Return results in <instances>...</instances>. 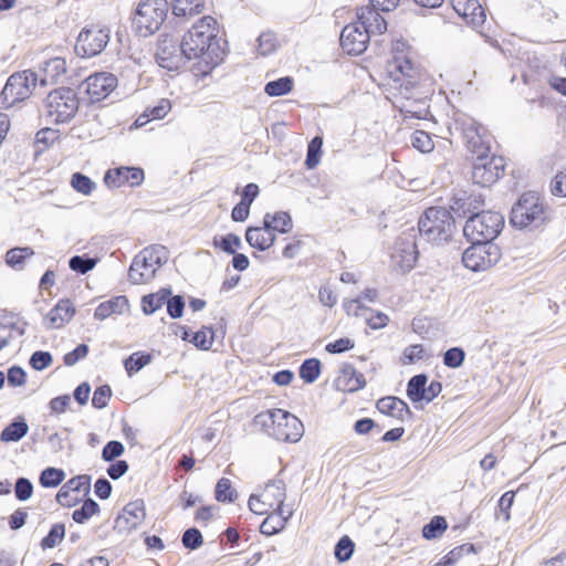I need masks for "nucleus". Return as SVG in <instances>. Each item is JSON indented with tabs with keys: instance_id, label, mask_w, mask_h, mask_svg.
Returning a JSON list of instances; mask_svg holds the SVG:
<instances>
[{
	"instance_id": "obj_39",
	"label": "nucleus",
	"mask_w": 566,
	"mask_h": 566,
	"mask_svg": "<svg viewBox=\"0 0 566 566\" xmlns=\"http://www.w3.org/2000/svg\"><path fill=\"white\" fill-rule=\"evenodd\" d=\"M293 83L292 77L284 76L275 81L268 82L264 86V92L269 96H282L292 91Z\"/></svg>"
},
{
	"instance_id": "obj_6",
	"label": "nucleus",
	"mask_w": 566,
	"mask_h": 566,
	"mask_svg": "<svg viewBox=\"0 0 566 566\" xmlns=\"http://www.w3.org/2000/svg\"><path fill=\"white\" fill-rule=\"evenodd\" d=\"M504 218L494 211H481L470 216L464 224L463 234L469 241L492 242L501 232Z\"/></svg>"
},
{
	"instance_id": "obj_36",
	"label": "nucleus",
	"mask_w": 566,
	"mask_h": 566,
	"mask_svg": "<svg viewBox=\"0 0 566 566\" xmlns=\"http://www.w3.org/2000/svg\"><path fill=\"white\" fill-rule=\"evenodd\" d=\"M287 517L283 516L282 511H276L269 514L260 526V532L264 535H274L285 527Z\"/></svg>"
},
{
	"instance_id": "obj_10",
	"label": "nucleus",
	"mask_w": 566,
	"mask_h": 566,
	"mask_svg": "<svg viewBox=\"0 0 566 566\" xmlns=\"http://www.w3.org/2000/svg\"><path fill=\"white\" fill-rule=\"evenodd\" d=\"M472 245L462 254L463 265L473 271H486L501 259V250L493 242L470 241Z\"/></svg>"
},
{
	"instance_id": "obj_19",
	"label": "nucleus",
	"mask_w": 566,
	"mask_h": 566,
	"mask_svg": "<svg viewBox=\"0 0 566 566\" xmlns=\"http://www.w3.org/2000/svg\"><path fill=\"white\" fill-rule=\"evenodd\" d=\"M91 489V478L88 475H77L69 480L56 494V501L62 506L71 507L75 505L80 497L78 494H88Z\"/></svg>"
},
{
	"instance_id": "obj_42",
	"label": "nucleus",
	"mask_w": 566,
	"mask_h": 566,
	"mask_svg": "<svg viewBox=\"0 0 566 566\" xmlns=\"http://www.w3.org/2000/svg\"><path fill=\"white\" fill-rule=\"evenodd\" d=\"M98 512L99 505L94 500L87 499L80 509L73 512L72 517L76 523L83 524Z\"/></svg>"
},
{
	"instance_id": "obj_52",
	"label": "nucleus",
	"mask_w": 566,
	"mask_h": 566,
	"mask_svg": "<svg viewBox=\"0 0 566 566\" xmlns=\"http://www.w3.org/2000/svg\"><path fill=\"white\" fill-rule=\"evenodd\" d=\"M411 145L421 153H429L434 147L430 135L423 130H416L411 135Z\"/></svg>"
},
{
	"instance_id": "obj_48",
	"label": "nucleus",
	"mask_w": 566,
	"mask_h": 566,
	"mask_svg": "<svg viewBox=\"0 0 566 566\" xmlns=\"http://www.w3.org/2000/svg\"><path fill=\"white\" fill-rule=\"evenodd\" d=\"M213 245L216 248H220L223 252L228 254H234L235 251L241 248L242 242L239 235L229 233L222 237L220 240L214 238Z\"/></svg>"
},
{
	"instance_id": "obj_34",
	"label": "nucleus",
	"mask_w": 566,
	"mask_h": 566,
	"mask_svg": "<svg viewBox=\"0 0 566 566\" xmlns=\"http://www.w3.org/2000/svg\"><path fill=\"white\" fill-rule=\"evenodd\" d=\"M203 0H172V13L176 17H192L203 10Z\"/></svg>"
},
{
	"instance_id": "obj_37",
	"label": "nucleus",
	"mask_w": 566,
	"mask_h": 566,
	"mask_svg": "<svg viewBox=\"0 0 566 566\" xmlns=\"http://www.w3.org/2000/svg\"><path fill=\"white\" fill-rule=\"evenodd\" d=\"M170 290H161L158 293H153L143 296L142 298V307L143 312L147 315L155 313L158 308H160L167 301L168 296H170Z\"/></svg>"
},
{
	"instance_id": "obj_40",
	"label": "nucleus",
	"mask_w": 566,
	"mask_h": 566,
	"mask_svg": "<svg viewBox=\"0 0 566 566\" xmlns=\"http://www.w3.org/2000/svg\"><path fill=\"white\" fill-rule=\"evenodd\" d=\"M150 360L151 356L149 354L136 352L124 360V367L127 374L132 376L148 365Z\"/></svg>"
},
{
	"instance_id": "obj_26",
	"label": "nucleus",
	"mask_w": 566,
	"mask_h": 566,
	"mask_svg": "<svg viewBox=\"0 0 566 566\" xmlns=\"http://www.w3.org/2000/svg\"><path fill=\"white\" fill-rule=\"evenodd\" d=\"M263 499L262 503L268 504L272 511H282V506L286 499L285 484L282 480L270 481L260 493Z\"/></svg>"
},
{
	"instance_id": "obj_30",
	"label": "nucleus",
	"mask_w": 566,
	"mask_h": 566,
	"mask_svg": "<svg viewBox=\"0 0 566 566\" xmlns=\"http://www.w3.org/2000/svg\"><path fill=\"white\" fill-rule=\"evenodd\" d=\"M41 71V85L57 83L66 72V62L62 57H53L43 63Z\"/></svg>"
},
{
	"instance_id": "obj_43",
	"label": "nucleus",
	"mask_w": 566,
	"mask_h": 566,
	"mask_svg": "<svg viewBox=\"0 0 566 566\" xmlns=\"http://www.w3.org/2000/svg\"><path fill=\"white\" fill-rule=\"evenodd\" d=\"M448 527V523L443 516H434L422 528V536L427 539L439 537Z\"/></svg>"
},
{
	"instance_id": "obj_64",
	"label": "nucleus",
	"mask_w": 566,
	"mask_h": 566,
	"mask_svg": "<svg viewBox=\"0 0 566 566\" xmlns=\"http://www.w3.org/2000/svg\"><path fill=\"white\" fill-rule=\"evenodd\" d=\"M552 193L566 197V169L558 172L551 182Z\"/></svg>"
},
{
	"instance_id": "obj_11",
	"label": "nucleus",
	"mask_w": 566,
	"mask_h": 566,
	"mask_svg": "<svg viewBox=\"0 0 566 566\" xmlns=\"http://www.w3.org/2000/svg\"><path fill=\"white\" fill-rule=\"evenodd\" d=\"M504 159L497 156L482 155L476 157L472 167V180L482 187L493 185L504 171Z\"/></svg>"
},
{
	"instance_id": "obj_53",
	"label": "nucleus",
	"mask_w": 566,
	"mask_h": 566,
	"mask_svg": "<svg viewBox=\"0 0 566 566\" xmlns=\"http://www.w3.org/2000/svg\"><path fill=\"white\" fill-rule=\"evenodd\" d=\"M276 412L277 409L260 412L255 416L254 423L262 427L270 434V432L274 430V426L277 423Z\"/></svg>"
},
{
	"instance_id": "obj_51",
	"label": "nucleus",
	"mask_w": 566,
	"mask_h": 566,
	"mask_svg": "<svg viewBox=\"0 0 566 566\" xmlns=\"http://www.w3.org/2000/svg\"><path fill=\"white\" fill-rule=\"evenodd\" d=\"M355 544L348 536H343L335 546V557L339 562L348 560L354 553Z\"/></svg>"
},
{
	"instance_id": "obj_8",
	"label": "nucleus",
	"mask_w": 566,
	"mask_h": 566,
	"mask_svg": "<svg viewBox=\"0 0 566 566\" xmlns=\"http://www.w3.org/2000/svg\"><path fill=\"white\" fill-rule=\"evenodd\" d=\"M167 0H142L135 11L134 24L143 36L155 33L167 18Z\"/></svg>"
},
{
	"instance_id": "obj_58",
	"label": "nucleus",
	"mask_w": 566,
	"mask_h": 566,
	"mask_svg": "<svg viewBox=\"0 0 566 566\" xmlns=\"http://www.w3.org/2000/svg\"><path fill=\"white\" fill-rule=\"evenodd\" d=\"M53 361V357L49 352H34L30 358V365L35 370L48 368Z\"/></svg>"
},
{
	"instance_id": "obj_7",
	"label": "nucleus",
	"mask_w": 566,
	"mask_h": 566,
	"mask_svg": "<svg viewBox=\"0 0 566 566\" xmlns=\"http://www.w3.org/2000/svg\"><path fill=\"white\" fill-rule=\"evenodd\" d=\"M511 223L521 229L527 227L537 228L546 220V210L543 201L535 192H526L521 196L511 211Z\"/></svg>"
},
{
	"instance_id": "obj_24",
	"label": "nucleus",
	"mask_w": 566,
	"mask_h": 566,
	"mask_svg": "<svg viewBox=\"0 0 566 566\" xmlns=\"http://www.w3.org/2000/svg\"><path fill=\"white\" fill-rule=\"evenodd\" d=\"M482 127L471 123L463 129V138L467 148L476 157L490 153V142L482 135Z\"/></svg>"
},
{
	"instance_id": "obj_47",
	"label": "nucleus",
	"mask_w": 566,
	"mask_h": 566,
	"mask_svg": "<svg viewBox=\"0 0 566 566\" xmlns=\"http://www.w3.org/2000/svg\"><path fill=\"white\" fill-rule=\"evenodd\" d=\"M71 186L80 193L84 196H88L93 192V190L96 188V185L94 181L91 180L87 176L75 172L71 177Z\"/></svg>"
},
{
	"instance_id": "obj_62",
	"label": "nucleus",
	"mask_w": 566,
	"mask_h": 566,
	"mask_svg": "<svg viewBox=\"0 0 566 566\" xmlns=\"http://www.w3.org/2000/svg\"><path fill=\"white\" fill-rule=\"evenodd\" d=\"M167 312L172 318H179L182 316L185 302L180 295L171 296L167 298Z\"/></svg>"
},
{
	"instance_id": "obj_27",
	"label": "nucleus",
	"mask_w": 566,
	"mask_h": 566,
	"mask_svg": "<svg viewBox=\"0 0 566 566\" xmlns=\"http://www.w3.org/2000/svg\"><path fill=\"white\" fill-rule=\"evenodd\" d=\"M245 240L252 247L260 251H265L275 242V234L271 229L262 227H249L245 231Z\"/></svg>"
},
{
	"instance_id": "obj_13",
	"label": "nucleus",
	"mask_w": 566,
	"mask_h": 566,
	"mask_svg": "<svg viewBox=\"0 0 566 566\" xmlns=\"http://www.w3.org/2000/svg\"><path fill=\"white\" fill-rule=\"evenodd\" d=\"M117 86V77L107 72L90 75L80 86L86 95L88 103H98L105 99Z\"/></svg>"
},
{
	"instance_id": "obj_44",
	"label": "nucleus",
	"mask_w": 566,
	"mask_h": 566,
	"mask_svg": "<svg viewBox=\"0 0 566 566\" xmlns=\"http://www.w3.org/2000/svg\"><path fill=\"white\" fill-rule=\"evenodd\" d=\"M214 493L216 499L219 502L232 503L238 497L237 491L232 489L231 481L226 478H222L218 481Z\"/></svg>"
},
{
	"instance_id": "obj_4",
	"label": "nucleus",
	"mask_w": 566,
	"mask_h": 566,
	"mask_svg": "<svg viewBox=\"0 0 566 566\" xmlns=\"http://www.w3.org/2000/svg\"><path fill=\"white\" fill-rule=\"evenodd\" d=\"M77 109L76 93L70 87H60L50 92L43 101L41 116L51 124L66 123L76 115Z\"/></svg>"
},
{
	"instance_id": "obj_41",
	"label": "nucleus",
	"mask_w": 566,
	"mask_h": 566,
	"mask_svg": "<svg viewBox=\"0 0 566 566\" xmlns=\"http://www.w3.org/2000/svg\"><path fill=\"white\" fill-rule=\"evenodd\" d=\"M321 374V361L310 358L303 361L300 367V377L307 384L314 382Z\"/></svg>"
},
{
	"instance_id": "obj_57",
	"label": "nucleus",
	"mask_w": 566,
	"mask_h": 566,
	"mask_svg": "<svg viewBox=\"0 0 566 566\" xmlns=\"http://www.w3.org/2000/svg\"><path fill=\"white\" fill-rule=\"evenodd\" d=\"M111 396L112 389L108 385L97 387L92 398L93 407H95L96 409L105 408L108 403Z\"/></svg>"
},
{
	"instance_id": "obj_61",
	"label": "nucleus",
	"mask_w": 566,
	"mask_h": 566,
	"mask_svg": "<svg viewBox=\"0 0 566 566\" xmlns=\"http://www.w3.org/2000/svg\"><path fill=\"white\" fill-rule=\"evenodd\" d=\"M259 52L262 55H268L275 50L276 38L272 32H264L258 38Z\"/></svg>"
},
{
	"instance_id": "obj_31",
	"label": "nucleus",
	"mask_w": 566,
	"mask_h": 566,
	"mask_svg": "<svg viewBox=\"0 0 566 566\" xmlns=\"http://www.w3.org/2000/svg\"><path fill=\"white\" fill-rule=\"evenodd\" d=\"M75 314V308L70 300H61L59 303L49 312L46 318L50 323L51 328H60L65 323L71 321Z\"/></svg>"
},
{
	"instance_id": "obj_14",
	"label": "nucleus",
	"mask_w": 566,
	"mask_h": 566,
	"mask_svg": "<svg viewBox=\"0 0 566 566\" xmlns=\"http://www.w3.org/2000/svg\"><path fill=\"white\" fill-rule=\"evenodd\" d=\"M109 41V30L92 25L81 31L77 36L76 51L83 56H95L99 54Z\"/></svg>"
},
{
	"instance_id": "obj_21",
	"label": "nucleus",
	"mask_w": 566,
	"mask_h": 566,
	"mask_svg": "<svg viewBox=\"0 0 566 566\" xmlns=\"http://www.w3.org/2000/svg\"><path fill=\"white\" fill-rule=\"evenodd\" d=\"M484 200L481 195L468 193L467 191H459L452 199L451 210L460 218L467 216H474L481 212Z\"/></svg>"
},
{
	"instance_id": "obj_5",
	"label": "nucleus",
	"mask_w": 566,
	"mask_h": 566,
	"mask_svg": "<svg viewBox=\"0 0 566 566\" xmlns=\"http://www.w3.org/2000/svg\"><path fill=\"white\" fill-rule=\"evenodd\" d=\"M168 250L164 245H151L142 250L133 260L128 279L133 284H146L157 270L168 261Z\"/></svg>"
},
{
	"instance_id": "obj_18",
	"label": "nucleus",
	"mask_w": 566,
	"mask_h": 566,
	"mask_svg": "<svg viewBox=\"0 0 566 566\" xmlns=\"http://www.w3.org/2000/svg\"><path fill=\"white\" fill-rule=\"evenodd\" d=\"M145 507L143 501H134L126 504L122 513L115 520L114 528L118 533L129 534L136 530L145 520Z\"/></svg>"
},
{
	"instance_id": "obj_54",
	"label": "nucleus",
	"mask_w": 566,
	"mask_h": 566,
	"mask_svg": "<svg viewBox=\"0 0 566 566\" xmlns=\"http://www.w3.org/2000/svg\"><path fill=\"white\" fill-rule=\"evenodd\" d=\"M465 358V353L460 347H452L443 355V364L449 368H459L462 366Z\"/></svg>"
},
{
	"instance_id": "obj_20",
	"label": "nucleus",
	"mask_w": 566,
	"mask_h": 566,
	"mask_svg": "<svg viewBox=\"0 0 566 566\" xmlns=\"http://www.w3.org/2000/svg\"><path fill=\"white\" fill-rule=\"evenodd\" d=\"M144 180V171L137 167H119L109 169L104 176V182L111 188H118L124 185L138 186Z\"/></svg>"
},
{
	"instance_id": "obj_15",
	"label": "nucleus",
	"mask_w": 566,
	"mask_h": 566,
	"mask_svg": "<svg viewBox=\"0 0 566 566\" xmlns=\"http://www.w3.org/2000/svg\"><path fill=\"white\" fill-rule=\"evenodd\" d=\"M276 416L277 423L270 436L283 442H297L304 433V426L300 419L282 409H277Z\"/></svg>"
},
{
	"instance_id": "obj_17",
	"label": "nucleus",
	"mask_w": 566,
	"mask_h": 566,
	"mask_svg": "<svg viewBox=\"0 0 566 566\" xmlns=\"http://www.w3.org/2000/svg\"><path fill=\"white\" fill-rule=\"evenodd\" d=\"M392 260L403 271H410L417 261L418 250L417 243L415 241V234L409 233L405 234L397 239L394 252Z\"/></svg>"
},
{
	"instance_id": "obj_1",
	"label": "nucleus",
	"mask_w": 566,
	"mask_h": 566,
	"mask_svg": "<svg viewBox=\"0 0 566 566\" xmlns=\"http://www.w3.org/2000/svg\"><path fill=\"white\" fill-rule=\"evenodd\" d=\"M217 21L211 15L199 19L181 40L186 60L199 59L197 71L209 74L224 57V49L217 36Z\"/></svg>"
},
{
	"instance_id": "obj_60",
	"label": "nucleus",
	"mask_w": 566,
	"mask_h": 566,
	"mask_svg": "<svg viewBox=\"0 0 566 566\" xmlns=\"http://www.w3.org/2000/svg\"><path fill=\"white\" fill-rule=\"evenodd\" d=\"M15 497L19 501H27L31 497L33 493V485L30 480L25 478H19L15 482L14 486Z\"/></svg>"
},
{
	"instance_id": "obj_50",
	"label": "nucleus",
	"mask_w": 566,
	"mask_h": 566,
	"mask_svg": "<svg viewBox=\"0 0 566 566\" xmlns=\"http://www.w3.org/2000/svg\"><path fill=\"white\" fill-rule=\"evenodd\" d=\"M95 265L96 260L87 256L74 255L69 261L70 269L81 274L93 270Z\"/></svg>"
},
{
	"instance_id": "obj_2",
	"label": "nucleus",
	"mask_w": 566,
	"mask_h": 566,
	"mask_svg": "<svg viewBox=\"0 0 566 566\" xmlns=\"http://www.w3.org/2000/svg\"><path fill=\"white\" fill-rule=\"evenodd\" d=\"M389 77L394 87L399 91L401 99L398 107L405 118L424 119L429 114L427 96H420L417 90L419 72L407 56H395L388 66Z\"/></svg>"
},
{
	"instance_id": "obj_45",
	"label": "nucleus",
	"mask_w": 566,
	"mask_h": 566,
	"mask_svg": "<svg viewBox=\"0 0 566 566\" xmlns=\"http://www.w3.org/2000/svg\"><path fill=\"white\" fill-rule=\"evenodd\" d=\"M65 473L61 469L46 468L41 472L40 483L44 488H56L62 483Z\"/></svg>"
},
{
	"instance_id": "obj_22",
	"label": "nucleus",
	"mask_w": 566,
	"mask_h": 566,
	"mask_svg": "<svg viewBox=\"0 0 566 566\" xmlns=\"http://www.w3.org/2000/svg\"><path fill=\"white\" fill-rule=\"evenodd\" d=\"M379 11L370 4L361 7L357 11V21L369 35L382 34L387 30V23Z\"/></svg>"
},
{
	"instance_id": "obj_3",
	"label": "nucleus",
	"mask_w": 566,
	"mask_h": 566,
	"mask_svg": "<svg viewBox=\"0 0 566 566\" xmlns=\"http://www.w3.org/2000/svg\"><path fill=\"white\" fill-rule=\"evenodd\" d=\"M454 229V218L451 212L443 207L428 208L418 222L420 237L432 243L449 241Z\"/></svg>"
},
{
	"instance_id": "obj_59",
	"label": "nucleus",
	"mask_w": 566,
	"mask_h": 566,
	"mask_svg": "<svg viewBox=\"0 0 566 566\" xmlns=\"http://www.w3.org/2000/svg\"><path fill=\"white\" fill-rule=\"evenodd\" d=\"M343 307L347 315L353 316H363L366 312H371L373 310L369 307H366L360 298H352V300H345L343 303Z\"/></svg>"
},
{
	"instance_id": "obj_55",
	"label": "nucleus",
	"mask_w": 566,
	"mask_h": 566,
	"mask_svg": "<svg viewBox=\"0 0 566 566\" xmlns=\"http://www.w3.org/2000/svg\"><path fill=\"white\" fill-rule=\"evenodd\" d=\"M181 542L186 548L197 549L202 545L203 539L200 531L198 528L191 527L184 533Z\"/></svg>"
},
{
	"instance_id": "obj_56",
	"label": "nucleus",
	"mask_w": 566,
	"mask_h": 566,
	"mask_svg": "<svg viewBox=\"0 0 566 566\" xmlns=\"http://www.w3.org/2000/svg\"><path fill=\"white\" fill-rule=\"evenodd\" d=\"M125 451L124 444L119 441L113 440L106 443L102 451V459L106 462L114 461L120 457Z\"/></svg>"
},
{
	"instance_id": "obj_63",
	"label": "nucleus",
	"mask_w": 566,
	"mask_h": 566,
	"mask_svg": "<svg viewBox=\"0 0 566 566\" xmlns=\"http://www.w3.org/2000/svg\"><path fill=\"white\" fill-rule=\"evenodd\" d=\"M171 109V103L167 98H161L154 107H148L146 111L151 119L164 118Z\"/></svg>"
},
{
	"instance_id": "obj_28",
	"label": "nucleus",
	"mask_w": 566,
	"mask_h": 566,
	"mask_svg": "<svg viewBox=\"0 0 566 566\" xmlns=\"http://www.w3.org/2000/svg\"><path fill=\"white\" fill-rule=\"evenodd\" d=\"M377 409L384 415L395 417L402 421L411 416L408 405L394 396L380 398L377 401Z\"/></svg>"
},
{
	"instance_id": "obj_16",
	"label": "nucleus",
	"mask_w": 566,
	"mask_h": 566,
	"mask_svg": "<svg viewBox=\"0 0 566 566\" xmlns=\"http://www.w3.org/2000/svg\"><path fill=\"white\" fill-rule=\"evenodd\" d=\"M369 38V33L361 28L358 21L349 23L342 30L340 46L350 55H359L367 49Z\"/></svg>"
},
{
	"instance_id": "obj_33",
	"label": "nucleus",
	"mask_w": 566,
	"mask_h": 566,
	"mask_svg": "<svg viewBox=\"0 0 566 566\" xmlns=\"http://www.w3.org/2000/svg\"><path fill=\"white\" fill-rule=\"evenodd\" d=\"M263 223L266 229H271L272 232L279 231L281 233H287L292 230L293 222L291 216L285 211H279L275 213H265Z\"/></svg>"
},
{
	"instance_id": "obj_23",
	"label": "nucleus",
	"mask_w": 566,
	"mask_h": 566,
	"mask_svg": "<svg viewBox=\"0 0 566 566\" xmlns=\"http://www.w3.org/2000/svg\"><path fill=\"white\" fill-rule=\"evenodd\" d=\"M334 384L337 390L355 392L365 387L366 380L364 375L358 373L352 364H344Z\"/></svg>"
},
{
	"instance_id": "obj_9",
	"label": "nucleus",
	"mask_w": 566,
	"mask_h": 566,
	"mask_svg": "<svg viewBox=\"0 0 566 566\" xmlns=\"http://www.w3.org/2000/svg\"><path fill=\"white\" fill-rule=\"evenodd\" d=\"M36 82L38 75L31 70L12 74L0 93V108H10L29 98Z\"/></svg>"
},
{
	"instance_id": "obj_38",
	"label": "nucleus",
	"mask_w": 566,
	"mask_h": 566,
	"mask_svg": "<svg viewBox=\"0 0 566 566\" xmlns=\"http://www.w3.org/2000/svg\"><path fill=\"white\" fill-rule=\"evenodd\" d=\"M427 381L428 377L424 374H419L410 378L407 395L411 401L419 402L423 400Z\"/></svg>"
},
{
	"instance_id": "obj_25",
	"label": "nucleus",
	"mask_w": 566,
	"mask_h": 566,
	"mask_svg": "<svg viewBox=\"0 0 566 566\" xmlns=\"http://www.w3.org/2000/svg\"><path fill=\"white\" fill-rule=\"evenodd\" d=\"M454 11L468 19L471 24L479 27L485 21V13L478 0H450Z\"/></svg>"
},
{
	"instance_id": "obj_49",
	"label": "nucleus",
	"mask_w": 566,
	"mask_h": 566,
	"mask_svg": "<svg viewBox=\"0 0 566 566\" xmlns=\"http://www.w3.org/2000/svg\"><path fill=\"white\" fill-rule=\"evenodd\" d=\"M65 535V526L62 523H56L52 525L49 534L42 539L41 546L42 548H53L55 547Z\"/></svg>"
},
{
	"instance_id": "obj_32",
	"label": "nucleus",
	"mask_w": 566,
	"mask_h": 566,
	"mask_svg": "<svg viewBox=\"0 0 566 566\" xmlns=\"http://www.w3.org/2000/svg\"><path fill=\"white\" fill-rule=\"evenodd\" d=\"M29 426L25 419L21 416L17 417L10 424H8L0 433L1 442H18L27 436Z\"/></svg>"
},
{
	"instance_id": "obj_35",
	"label": "nucleus",
	"mask_w": 566,
	"mask_h": 566,
	"mask_svg": "<svg viewBox=\"0 0 566 566\" xmlns=\"http://www.w3.org/2000/svg\"><path fill=\"white\" fill-rule=\"evenodd\" d=\"M34 251L30 247H17L7 251L6 263L15 270H22L24 261L31 258Z\"/></svg>"
},
{
	"instance_id": "obj_46",
	"label": "nucleus",
	"mask_w": 566,
	"mask_h": 566,
	"mask_svg": "<svg viewBox=\"0 0 566 566\" xmlns=\"http://www.w3.org/2000/svg\"><path fill=\"white\" fill-rule=\"evenodd\" d=\"M214 339V332L211 327L203 326L200 331L196 332L190 339L193 345L202 350L209 349Z\"/></svg>"
},
{
	"instance_id": "obj_29",
	"label": "nucleus",
	"mask_w": 566,
	"mask_h": 566,
	"mask_svg": "<svg viewBox=\"0 0 566 566\" xmlns=\"http://www.w3.org/2000/svg\"><path fill=\"white\" fill-rule=\"evenodd\" d=\"M128 307L129 303L127 297L124 295H118L101 303L94 312V317L96 319L103 321L112 315L123 314L128 310Z\"/></svg>"
},
{
	"instance_id": "obj_12",
	"label": "nucleus",
	"mask_w": 566,
	"mask_h": 566,
	"mask_svg": "<svg viewBox=\"0 0 566 566\" xmlns=\"http://www.w3.org/2000/svg\"><path fill=\"white\" fill-rule=\"evenodd\" d=\"M178 39L168 34H161L157 42L156 61L159 66L169 71L181 67L186 56Z\"/></svg>"
}]
</instances>
